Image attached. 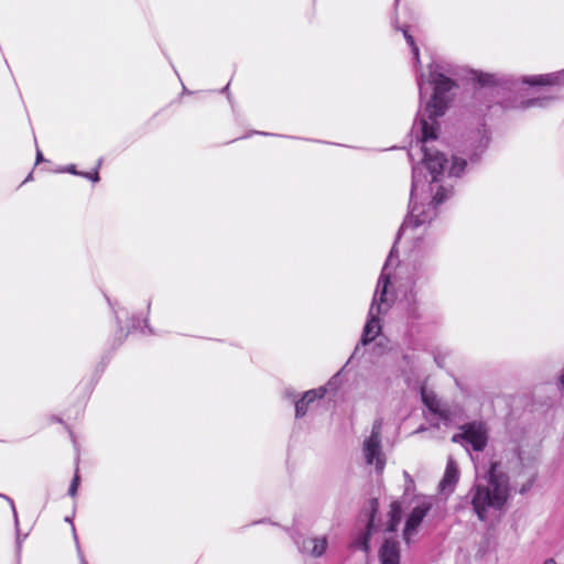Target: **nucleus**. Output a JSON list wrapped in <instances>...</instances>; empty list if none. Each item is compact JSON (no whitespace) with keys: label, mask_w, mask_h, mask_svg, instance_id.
<instances>
[{"label":"nucleus","mask_w":564,"mask_h":564,"mask_svg":"<svg viewBox=\"0 0 564 564\" xmlns=\"http://www.w3.org/2000/svg\"><path fill=\"white\" fill-rule=\"evenodd\" d=\"M440 68L438 65L430 64L429 79H424L423 73H420L416 77L421 101H423L425 96V86H433L431 99L426 102L424 110L417 112L415 120V124L422 133L423 162L432 176L431 184L438 182V176L443 174L447 159L444 153L429 148L426 143L437 138L436 131L438 123L436 119L445 113L448 102L446 94L455 86V83L440 72Z\"/></svg>","instance_id":"f257e3e1"},{"label":"nucleus","mask_w":564,"mask_h":564,"mask_svg":"<svg viewBox=\"0 0 564 564\" xmlns=\"http://www.w3.org/2000/svg\"><path fill=\"white\" fill-rule=\"evenodd\" d=\"M510 492L509 477L497 462H491L486 476L478 479L468 496L479 520L487 519V511L500 510Z\"/></svg>","instance_id":"f03ea898"},{"label":"nucleus","mask_w":564,"mask_h":564,"mask_svg":"<svg viewBox=\"0 0 564 564\" xmlns=\"http://www.w3.org/2000/svg\"><path fill=\"white\" fill-rule=\"evenodd\" d=\"M421 169L414 166L412 169V186L410 194V212L403 224L401 225L398 238L402 235L408 228H416L421 225H424L431 221L436 216V206L442 204L451 194V189L440 186L435 192L433 199L427 204H416L414 202L415 194L419 189V186L422 182L421 180Z\"/></svg>","instance_id":"7ed1b4c3"},{"label":"nucleus","mask_w":564,"mask_h":564,"mask_svg":"<svg viewBox=\"0 0 564 564\" xmlns=\"http://www.w3.org/2000/svg\"><path fill=\"white\" fill-rule=\"evenodd\" d=\"M394 248L391 249L390 254L384 263L381 274L378 280L377 290L373 295L372 303L369 308L368 319L364 327L361 344L367 345L372 341L380 333L381 326L378 316L381 314V304L386 302L387 288L390 283V274L387 272L389 263L393 257Z\"/></svg>","instance_id":"20e7f679"},{"label":"nucleus","mask_w":564,"mask_h":564,"mask_svg":"<svg viewBox=\"0 0 564 564\" xmlns=\"http://www.w3.org/2000/svg\"><path fill=\"white\" fill-rule=\"evenodd\" d=\"M462 432L454 434L452 442L470 445L476 452L482 451L488 442V432L482 422H471L460 426Z\"/></svg>","instance_id":"39448f33"},{"label":"nucleus","mask_w":564,"mask_h":564,"mask_svg":"<svg viewBox=\"0 0 564 564\" xmlns=\"http://www.w3.org/2000/svg\"><path fill=\"white\" fill-rule=\"evenodd\" d=\"M364 456L368 465H376V469L381 471L384 468L386 459L381 451V422L376 421L371 429V434L364 442Z\"/></svg>","instance_id":"423d86ee"},{"label":"nucleus","mask_w":564,"mask_h":564,"mask_svg":"<svg viewBox=\"0 0 564 564\" xmlns=\"http://www.w3.org/2000/svg\"><path fill=\"white\" fill-rule=\"evenodd\" d=\"M431 508V502L424 500L417 506H415L411 513L409 514L403 530V539L408 544L410 543L412 535L415 534L417 528L420 527V524L422 523L423 519L426 517Z\"/></svg>","instance_id":"0eeeda50"},{"label":"nucleus","mask_w":564,"mask_h":564,"mask_svg":"<svg viewBox=\"0 0 564 564\" xmlns=\"http://www.w3.org/2000/svg\"><path fill=\"white\" fill-rule=\"evenodd\" d=\"M299 550L304 553L312 555L314 557H318L323 555L327 547L326 538H302L295 540Z\"/></svg>","instance_id":"6e6552de"},{"label":"nucleus","mask_w":564,"mask_h":564,"mask_svg":"<svg viewBox=\"0 0 564 564\" xmlns=\"http://www.w3.org/2000/svg\"><path fill=\"white\" fill-rule=\"evenodd\" d=\"M459 479V469L456 462L449 457L447 459L446 468L444 476L440 482V490L443 494H452L456 487V484Z\"/></svg>","instance_id":"1a4fd4ad"},{"label":"nucleus","mask_w":564,"mask_h":564,"mask_svg":"<svg viewBox=\"0 0 564 564\" xmlns=\"http://www.w3.org/2000/svg\"><path fill=\"white\" fill-rule=\"evenodd\" d=\"M522 83L528 84L530 86L564 85V69L551 74L525 76L522 78Z\"/></svg>","instance_id":"9d476101"},{"label":"nucleus","mask_w":564,"mask_h":564,"mask_svg":"<svg viewBox=\"0 0 564 564\" xmlns=\"http://www.w3.org/2000/svg\"><path fill=\"white\" fill-rule=\"evenodd\" d=\"M381 564H400L399 543L394 540H386L379 551Z\"/></svg>","instance_id":"9b49d317"},{"label":"nucleus","mask_w":564,"mask_h":564,"mask_svg":"<svg viewBox=\"0 0 564 564\" xmlns=\"http://www.w3.org/2000/svg\"><path fill=\"white\" fill-rule=\"evenodd\" d=\"M325 394V389H318V390H310L304 393V395L300 400H294L295 403V416L297 419L303 417L308 408L310 404L313 403L317 399H322Z\"/></svg>","instance_id":"f8f14e48"},{"label":"nucleus","mask_w":564,"mask_h":564,"mask_svg":"<svg viewBox=\"0 0 564 564\" xmlns=\"http://www.w3.org/2000/svg\"><path fill=\"white\" fill-rule=\"evenodd\" d=\"M421 398L424 405L434 414L445 416V411L442 408L440 399L433 391H429L425 388L421 389Z\"/></svg>","instance_id":"ddd939ff"},{"label":"nucleus","mask_w":564,"mask_h":564,"mask_svg":"<svg viewBox=\"0 0 564 564\" xmlns=\"http://www.w3.org/2000/svg\"><path fill=\"white\" fill-rule=\"evenodd\" d=\"M389 517H390V519H389V522L387 525V531L394 532L401 521V518H402V509H401V506L399 505V502L394 501L391 503Z\"/></svg>","instance_id":"4468645a"},{"label":"nucleus","mask_w":564,"mask_h":564,"mask_svg":"<svg viewBox=\"0 0 564 564\" xmlns=\"http://www.w3.org/2000/svg\"><path fill=\"white\" fill-rule=\"evenodd\" d=\"M377 510H378V501H377V499H371L370 500V518H369V521L367 524V534L362 542V547L365 551L368 550V538L373 531V519H375V514H376Z\"/></svg>","instance_id":"2eb2a0df"},{"label":"nucleus","mask_w":564,"mask_h":564,"mask_svg":"<svg viewBox=\"0 0 564 564\" xmlns=\"http://www.w3.org/2000/svg\"><path fill=\"white\" fill-rule=\"evenodd\" d=\"M466 165H467L466 160L453 156V161H452V165L449 167L448 174L451 176L458 177L463 174Z\"/></svg>","instance_id":"dca6fc26"},{"label":"nucleus","mask_w":564,"mask_h":564,"mask_svg":"<svg viewBox=\"0 0 564 564\" xmlns=\"http://www.w3.org/2000/svg\"><path fill=\"white\" fill-rule=\"evenodd\" d=\"M408 302V315L412 319H417L421 317L420 310H419V303L414 294H410L409 297H406Z\"/></svg>","instance_id":"f3484780"},{"label":"nucleus","mask_w":564,"mask_h":564,"mask_svg":"<svg viewBox=\"0 0 564 564\" xmlns=\"http://www.w3.org/2000/svg\"><path fill=\"white\" fill-rule=\"evenodd\" d=\"M550 100H551L550 97L531 98V99L521 101L519 107L523 108V109L531 108V107H545Z\"/></svg>","instance_id":"a211bd4d"},{"label":"nucleus","mask_w":564,"mask_h":564,"mask_svg":"<svg viewBox=\"0 0 564 564\" xmlns=\"http://www.w3.org/2000/svg\"><path fill=\"white\" fill-rule=\"evenodd\" d=\"M393 25H394V28L397 30H399V31H401L403 33V36H404L408 45L410 46V48H413V47L417 46L415 41H414V37L409 32V26H399L397 19L393 21Z\"/></svg>","instance_id":"6ab92c4d"},{"label":"nucleus","mask_w":564,"mask_h":564,"mask_svg":"<svg viewBox=\"0 0 564 564\" xmlns=\"http://www.w3.org/2000/svg\"><path fill=\"white\" fill-rule=\"evenodd\" d=\"M475 76H476V79L477 82L481 85V86H487V85H494L497 83V78L495 75L492 74H487V73H475Z\"/></svg>","instance_id":"aec40b11"},{"label":"nucleus","mask_w":564,"mask_h":564,"mask_svg":"<svg viewBox=\"0 0 564 564\" xmlns=\"http://www.w3.org/2000/svg\"><path fill=\"white\" fill-rule=\"evenodd\" d=\"M101 162L102 160L99 159L98 162H97V166L96 169L94 170V172H82L80 173V176L85 177V178H88V180H91L93 182H98L99 181V173H98V169L100 167L101 165Z\"/></svg>","instance_id":"412c9836"},{"label":"nucleus","mask_w":564,"mask_h":564,"mask_svg":"<svg viewBox=\"0 0 564 564\" xmlns=\"http://www.w3.org/2000/svg\"><path fill=\"white\" fill-rule=\"evenodd\" d=\"M11 505V508H12V511H13V516H14V521H15V527H17V531L19 532V529H18V524H19V521H18V514H17V510H15V507H14V503L12 501L11 498L9 497H6L3 496ZM17 549H18V552H20L21 550V539H20V534L18 533L17 535Z\"/></svg>","instance_id":"4be33fe9"},{"label":"nucleus","mask_w":564,"mask_h":564,"mask_svg":"<svg viewBox=\"0 0 564 564\" xmlns=\"http://www.w3.org/2000/svg\"><path fill=\"white\" fill-rule=\"evenodd\" d=\"M411 52L413 54V61H414V66H415V68L417 70V73H416V76H417L420 73H422V70H421V59H420V50L416 46V47L411 48Z\"/></svg>","instance_id":"5701e85b"},{"label":"nucleus","mask_w":564,"mask_h":564,"mask_svg":"<svg viewBox=\"0 0 564 564\" xmlns=\"http://www.w3.org/2000/svg\"><path fill=\"white\" fill-rule=\"evenodd\" d=\"M79 481H80L79 476L76 473L74 478H73V480H72V482H70L69 489H68V495L70 497H75L76 496L77 489H78V486H79Z\"/></svg>","instance_id":"b1692460"},{"label":"nucleus","mask_w":564,"mask_h":564,"mask_svg":"<svg viewBox=\"0 0 564 564\" xmlns=\"http://www.w3.org/2000/svg\"><path fill=\"white\" fill-rule=\"evenodd\" d=\"M66 172L68 173H72V174H75V175H80L82 172H78L76 170V166L74 164H70L68 165L66 169H65Z\"/></svg>","instance_id":"393cba45"},{"label":"nucleus","mask_w":564,"mask_h":564,"mask_svg":"<svg viewBox=\"0 0 564 564\" xmlns=\"http://www.w3.org/2000/svg\"><path fill=\"white\" fill-rule=\"evenodd\" d=\"M44 161L43 154L40 150L36 151V160L35 163L39 164L40 162Z\"/></svg>","instance_id":"a878e982"},{"label":"nucleus","mask_w":564,"mask_h":564,"mask_svg":"<svg viewBox=\"0 0 564 564\" xmlns=\"http://www.w3.org/2000/svg\"><path fill=\"white\" fill-rule=\"evenodd\" d=\"M558 382H560V386L562 388H564V372L561 375L560 379H558Z\"/></svg>","instance_id":"bb28decb"},{"label":"nucleus","mask_w":564,"mask_h":564,"mask_svg":"<svg viewBox=\"0 0 564 564\" xmlns=\"http://www.w3.org/2000/svg\"><path fill=\"white\" fill-rule=\"evenodd\" d=\"M229 91V84H227L223 89H221V93L223 94H228Z\"/></svg>","instance_id":"cd10ccee"},{"label":"nucleus","mask_w":564,"mask_h":564,"mask_svg":"<svg viewBox=\"0 0 564 564\" xmlns=\"http://www.w3.org/2000/svg\"><path fill=\"white\" fill-rule=\"evenodd\" d=\"M31 178H32V173H30V174L28 175V177L24 180V182H23V183H25V182L30 181Z\"/></svg>","instance_id":"c85d7f7f"},{"label":"nucleus","mask_w":564,"mask_h":564,"mask_svg":"<svg viewBox=\"0 0 564 564\" xmlns=\"http://www.w3.org/2000/svg\"><path fill=\"white\" fill-rule=\"evenodd\" d=\"M477 161V158L475 155L470 156V162L474 163Z\"/></svg>","instance_id":"c756f323"},{"label":"nucleus","mask_w":564,"mask_h":564,"mask_svg":"<svg viewBox=\"0 0 564 564\" xmlns=\"http://www.w3.org/2000/svg\"><path fill=\"white\" fill-rule=\"evenodd\" d=\"M73 532H74V539H75L76 543L78 544L77 535H76V532H75L74 528H73Z\"/></svg>","instance_id":"7c9ffc66"},{"label":"nucleus","mask_w":564,"mask_h":564,"mask_svg":"<svg viewBox=\"0 0 564 564\" xmlns=\"http://www.w3.org/2000/svg\"><path fill=\"white\" fill-rule=\"evenodd\" d=\"M544 564H556V563L553 560H549Z\"/></svg>","instance_id":"2f4dec72"},{"label":"nucleus","mask_w":564,"mask_h":564,"mask_svg":"<svg viewBox=\"0 0 564 564\" xmlns=\"http://www.w3.org/2000/svg\"><path fill=\"white\" fill-rule=\"evenodd\" d=\"M399 1H400V0H395V1H394V10H397V8H398V6H399Z\"/></svg>","instance_id":"473e14b6"},{"label":"nucleus","mask_w":564,"mask_h":564,"mask_svg":"<svg viewBox=\"0 0 564 564\" xmlns=\"http://www.w3.org/2000/svg\"><path fill=\"white\" fill-rule=\"evenodd\" d=\"M435 362H437V366H438V367H442V364H441V362H438V359H435Z\"/></svg>","instance_id":"72a5a7b5"},{"label":"nucleus","mask_w":564,"mask_h":564,"mask_svg":"<svg viewBox=\"0 0 564 564\" xmlns=\"http://www.w3.org/2000/svg\"><path fill=\"white\" fill-rule=\"evenodd\" d=\"M435 362H437V366H438V367H442V364H441V362H438V359H435Z\"/></svg>","instance_id":"f704fd0d"},{"label":"nucleus","mask_w":564,"mask_h":564,"mask_svg":"<svg viewBox=\"0 0 564 564\" xmlns=\"http://www.w3.org/2000/svg\"><path fill=\"white\" fill-rule=\"evenodd\" d=\"M435 362H437V366H438V367H442V364H441V362H438V359H435Z\"/></svg>","instance_id":"c9c22d12"}]
</instances>
